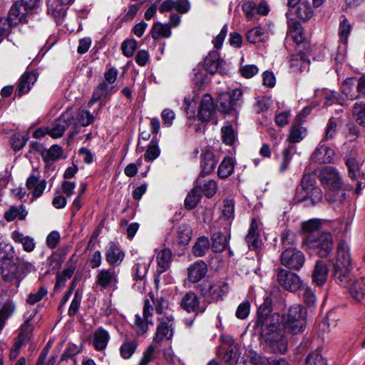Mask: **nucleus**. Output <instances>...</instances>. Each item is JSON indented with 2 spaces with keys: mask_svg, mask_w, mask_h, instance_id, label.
Here are the masks:
<instances>
[{
  "mask_svg": "<svg viewBox=\"0 0 365 365\" xmlns=\"http://www.w3.org/2000/svg\"><path fill=\"white\" fill-rule=\"evenodd\" d=\"M351 26L346 19H344L339 24V34L340 41L346 44L348 41V36L351 32Z\"/></svg>",
  "mask_w": 365,
  "mask_h": 365,
  "instance_id": "50",
  "label": "nucleus"
},
{
  "mask_svg": "<svg viewBox=\"0 0 365 365\" xmlns=\"http://www.w3.org/2000/svg\"><path fill=\"white\" fill-rule=\"evenodd\" d=\"M153 310V305L150 300L145 299L143 305V316L139 314H135V321L133 324V327L138 335H143L148 331V324H152L151 319L150 318L152 317Z\"/></svg>",
  "mask_w": 365,
  "mask_h": 365,
  "instance_id": "7",
  "label": "nucleus"
},
{
  "mask_svg": "<svg viewBox=\"0 0 365 365\" xmlns=\"http://www.w3.org/2000/svg\"><path fill=\"white\" fill-rule=\"evenodd\" d=\"M315 178L313 175L306 174L303 176L301 182V186L302 189V192L304 194L305 192L312 190L314 188L317 187L315 186Z\"/></svg>",
  "mask_w": 365,
  "mask_h": 365,
  "instance_id": "58",
  "label": "nucleus"
},
{
  "mask_svg": "<svg viewBox=\"0 0 365 365\" xmlns=\"http://www.w3.org/2000/svg\"><path fill=\"white\" fill-rule=\"evenodd\" d=\"M151 35L154 39L168 38L171 35L170 26L167 24L155 23L153 25Z\"/></svg>",
  "mask_w": 365,
  "mask_h": 365,
  "instance_id": "36",
  "label": "nucleus"
},
{
  "mask_svg": "<svg viewBox=\"0 0 365 365\" xmlns=\"http://www.w3.org/2000/svg\"><path fill=\"white\" fill-rule=\"evenodd\" d=\"M312 281L318 286L323 285L328 277V267L322 261H317L312 273Z\"/></svg>",
  "mask_w": 365,
  "mask_h": 365,
  "instance_id": "27",
  "label": "nucleus"
},
{
  "mask_svg": "<svg viewBox=\"0 0 365 365\" xmlns=\"http://www.w3.org/2000/svg\"><path fill=\"white\" fill-rule=\"evenodd\" d=\"M352 267H341L334 265V278L335 282L344 287H349L352 281Z\"/></svg>",
  "mask_w": 365,
  "mask_h": 365,
  "instance_id": "15",
  "label": "nucleus"
},
{
  "mask_svg": "<svg viewBox=\"0 0 365 365\" xmlns=\"http://www.w3.org/2000/svg\"><path fill=\"white\" fill-rule=\"evenodd\" d=\"M352 115L357 124L365 127V103H356L352 108Z\"/></svg>",
  "mask_w": 365,
  "mask_h": 365,
  "instance_id": "42",
  "label": "nucleus"
},
{
  "mask_svg": "<svg viewBox=\"0 0 365 365\" xmlns=\"http://www.w3.org/2000/svg\"><path fill=\"white\" fill-rule=\"evenodd\" d=\"M289 35L292 39L297 43H302L304 36L302 31L301 25L299 22H294L290 28Z\"/></svg>",
  "mask_w": 365,
  "mask_h": 365,
  "instance_id": "57",
  "label": "nucleus"
},
{
  "mask_svg": "<svg viewBox=\"0 0 365 365\" xmlns=\"http://www.w3.org/2000/svg\"><path fill=\"white\" fill-rule=\"evenodd\" d=\"M192 230L187 225H181L178 228V240L180 244L187 245L190 241Z\"/></svg>",
  "mask_w": 365,
  "mask_h": 365,
  "instance_id": "45",
  "label": "nucleus"
},
{
  "mask_svg": "<svg viewBox=\"0 0 365 365\" xmlns=\"http://www.w3.org/2000/svg\"><path fill=\"white\" fill-rule=\"evenodd\" d=\"M246 38L251 43L264 42L269 39V34L267 29L258 26L249 30Z\"/></svg>",
  "mask_w": 365,
  "mask_h": 365,
  "instance_id": "26",
  "label": "nucleus"
},
{
  "mask_svg": "<svg viewBox=\"0 0 365 365\" xmlns=\"http://www.w3.org/2000/svg\"><path fill=\"white\" fill-rule=\"evenodd\" d=\"M303 244L309 248L317 250L321 257H327L334 247L332 235L328 232L307 235L303 239Z\"/></svg>",
  "mask_w": 365,
  "mask_h": 365,
  "instance_id": "4",
  "label": "nucleus"
},
{
  "mask_svg": "<svg viewBox=\"0 0 365 365\" xmlns=\"http://www.w3.org/2000/svg\"><path fill=\"white\" fill-rule=\"evenodd\" d=\"M171 259H172V252L168 248L162 250L158 254L157 262H158V266L160 268V270H158L159 272L162 273L167 269V267H168L169 264L171 262Z\"/></svg>",
  "mask_w": 365,
  "mask_h": 365,
  "instance_id": "39",
  "label": "nucleus"
},
{
  "mask_svg": "<svg viewBox=\"0 0 365 365\" xmlns=\"http://www.w3.org/2000/svg\"><path fill=\"white\" fill-rule=\"evenodd\" d=\"M346 165L348 167L349 170V176L353 179L356 180L360 175V170L357 160L351 158L346 160Z\"/></svg>",
  "mask_w": 365,
  "mask_h": 365,
  "instance_id": "56",
  "label": "nucleus"
},
{
  "mask_svg": "<svg viewBox=\"0 0 365 365\" xmlns=\"http://www.w3.org/2000/svg\"><path fill=\"white\" fill-rule=\"evenodd\" d=\"M299 1L300 0H288V6L294 8L297 5L295 10L297 17L303 21H307L313 16L314 11L308 2H299Z\"/></svg>",
  "mask_w": 365,
  "mask_h": 365,
  "instance_id": "16",
  "label": "nucleus"
},
{
  "mask_svg": "<svg viewBox=\"0 0 365 365\" xmlns=\"http://www.w3.org/2000/svg\"><path fill=\"white\" fill-rule=\"evenodd\" d=\"M217 189V182L215 180H210L203 184L201 190L206 197H211L215 194Z\"/></svg>",
  "mask_w": 365,
  "mask_h": 365,
  "instance_id": "63",
  "label": "nucleus"
},
{
  "mask_svg": "<svg viewBox=\"0 0 365 365\" xmlns=\"http://www.w3.org/2000/svg\"><path fill=\"white\" fill-rule=\"evenodd\" d=\"M294 146L289 145L282 152V160L279 167V172L284 173L288 169L289 164L292 158V151L294 150Z\"/></svg>",
  "mask_w": 365,
  "mask_h": 365,
  "instance_id": "53",
  "label": "nucleus"
},
{
  "mask_svg": "<svg viewBox=\"0 0 365 365\" xmlns=\"http://www.w3.org/2000/svg\"><path fill=\"white\" fill-rule=\"evenodd\" d=\"M180 307L189 313H195V315L204 313L206 310V306L200 305L197 294L192 292H189L182 297Z\"/></svg>",
  "mask_w": 365,
  "mask_h": 365,
  "instance_id": "11",
  "label": "nucleus"
},
{
  "mask_svg": "<svg viewBox=\"0 0 365 365\" xmlns=\"http://www.w3.org/2000/svg\"><path fill=\"white\" fill-rule=\"evenodd\" d=\"M15 310V304L11 302H6L4 304L0 310V329H1L6 321Z\"/></svg>",
  "mask_w": 365,
  "mask_h": 365,
  "instance_id": "44",
  "label": "nucleus"
},
{
  "mask_svg": "<svg viewBox=\"0 0 365 365\" xmlns=\"http://www.w3.org/2000/svg\"><path fill=\"white\" fill-rule=\"evenodd\" d=\"M221 132L222 141L227 145H232L235 140V133L232 126L231 125H225L222 128Z\"/></svg>",
  "mask_w": 365,
  "mask_h": 365,
  "instance_id": "54",
  "label": "nucleus"
},
{
  "mask_svg": "<svg viewBox=\"0 0 365 365\" xmlns=\"http://www.w3.org/2000/svg\"><path fill=\"white\" fill-rule=\"evenodd\" d=\"M250 362L253 365H289V362L283 358H267L256 352L250 353Z\"/></svg>",
  "mask_w": 365,
  "mask_h": 365,
  "instance_id": "23",
  "label": "nucleus"
},
{
  "mask_svg": "<svg viewBox=\"0 0 365 365\" xmlns=\"http://www.w3.org/2000/svg\"><path fill=\"white\" fill-rule=\"evenodd\" d=\"M26 215L27 212L23 206H12L5 212L4 218L7 221L10 222L14 220L15 219L24 220Z\"/></svg>",
  "mask_w": 365,
  "mask_h": 365,
  "instance_id": "37",
  "label": "nucleus"
},
{
  "mask_svg": "<svg viewBox=\"0 0 365 365\" xmlns=\"http://www.w3.org/2000/svg\"><path fill=\"white\" fill-rule=\"evenodd\" d=\"M290 67L294 71L303 72L309 68V61L303 55H296L291 58Z\"/></svg>",
  "mask_w": 365,
  "mask_h": 365,
  "instance_id": "35",
  "label": "nucleus"
},
{
  "mask_svg": "<svg viewBox=\"0 0 365 365\" xmlns=\"http://www.w3.org/2000/svg\"><path fill=\"white\" fill-rule=\"evenodd\" d=\"M110 336L108 332L103 328H98L93 333V344L96 349L102 351L106 349Z\"/></svg>",
  "mask_w": 365,
  "mask_h": 365,
  "instance_id": "30",
  "label": "nucleus"
},
{
  "mask_svg": "<svg viewBox=\"0 0 365 365\" xmlns=\"http://www.w3.org/2000/svg\"><path fill=\"white\" fill-rule=\"evenodd\" d=\"M307 365H327V361L321 354L319 349L310 353L306 359Z\"/></svg>",
  "mask_w": 365,
  "mask_h": 365,
  "instance_id": "51",
  "label": "nucleus"
},
{
  "mask_svg": "<svg viewBox=\"0 0 365 365\" xmlns=\"http://www.w3.org/2000/svg\"><path fill=\"white\" fill-rule=\"evenodd\" d=\"M212 250L215 252H221L225 250L228 244L229 236L220 232H215L212 237Z\"/></svg>",
  "mask_w": 365,
  "mask_h": 365,
  "instance_id": "32",
  "label": "nucleus"
},
{
  "mask_svg": "<svg viewBox=\"0 0 365 365\" xmlns=\"http://www.w3.org/2000/svg\"><path fill=\"white\" fill-rule=\"evenodd\" d=\"M245 240L248 245L249 248L252 250H255L258 247L261 243L257 222L255 219H252L251 222L249 232L245 237Z\"/></svg>",
  "mask_w": 365,
  "mask_h": 365,
  "instance_id": "28",
  "label": "nucleus"
},
{
  "mask_svg": "<svg viewBox=\"0 0 365 365\" xmlns=\"http://www.w3.org/2000/svg\"><path fill=\"white\" fill-rule=\"evenodd\" d=\"M148 263H137L134 267V279L136 280H142L146 275Z\"/></svg>",
  "mask_w": 365,
  "mask_h": 365,
  "instance_id": "62",
  "label": "nucleus"
},
{
  "mask_svg": "<svg viewBox=\"0 0 365 365\" xmlns=\"http://www.w3.org/2000/svg\"><path fill=\"white\" fill-rule=\"evenodd\" d=\"M223 61L220 58V54L217 51H213L208 53L205 58L203 62V67L205 71L210 74H214L220 69Z\"/></svg>",
  "mask_w": 365,
  "mask_h": 365,
  "instance_id": "22",
  "label": "nucleus"
},
{
  "mask_svg": "<svg viewBox=\"0 0 365 365\" xmlns=\"http://www.w3.org/2000/svg\"><path fill=\"white\" fill-rule=\"evenodd\" d=\"M349 292L354 299L361 302L365 296V278L354 281L349 286Z\"/></svg>",
  "mask_w": 365,
  "mask_h": 365,
  "instance_id": "33",
  "label": "nucleus"
},
{
  "mask_svg": "<svg viewBox=\"0 0 365 365\" xmlns=\"http://www.w3.org/2000/svg\"><path fill=\"white\" fill-rule=\"evenodd\" d=\"M29 13L20 4V1H16L11 7L8 19L11 24L16 26L19 23L26 22V17Z\"/></svg>",
  "mask_w": 365,
  "mask_h": 365,
  "instance_id": "17",
  "label": "nucleus"
},
{
  "mask_svg": "<svg viewBox=\"0 0 365 365\" xmlns=\"http://www.w3.org/2000/svg\"><path fill=\"white\" fill-rule=\"evenodd\" d=\"M37 80V76L34 72H25L19 79L15 94L21 96L23 94L29 91L31 86L34 84Z\"/></svg>",
  "mask_w": 365,
  "mask_h": 365,
  "instance_id": "19",
  "label": "nucleus"
},
{
  "mask_svg": "<svg viewBox=\"0 0 365 365\" xmlns=\"http://www.w3.org/2000/svg\"><path fill=\"white\" fill-rule=\"evenodd\" d=\"M96 283L98 286L107 289L118 283V274L113 269H102L98 271Z\"/></svg>",
  "mask_w": 365,
  "mask_h": 365,
  "instance_id": "12",
  "label": "nucleus"
},
{
  "mask_svg": "<svg viewBox=\"0 0 365 365\" xmlns=\"http://www.w3.org/2000/svg\"><path fill=\"white\" fill-rule=\"evenodd\" d=\"M272 300L266 297L259 307L254 328L259 333L264 343V349L272 354H284L287 350V341L282 328L293 334L304 331L307 324V312L300 304L289 307L286 314L281 317L278 313H272Z\"/></svg>",
  "mask_w": 365,
  "mask_h": 365,
  "instance_id": "1",
  "label": "nucleus"
},
{
  "mask_svg": "<svg viewBox=\"0 0 365 365\" xmlns=\"http://www.w3.org/2000/svg\"><path fill=\"white\" fill-rule=\"evenodd\" d=\"M321 227V221L318 219H311L309 220L303 222L302 224V230L307 232L308 235L315 234Z\"/></svg>",
  "mask_w": 365,
  "mask_h": 365,
  "instance_id": "55",
  "label": "nucleus"
},
{
  "mask_svg": "<svg viewBox=\"0 0 365 365\" xmlns=\"http://www.w3.org/2000/svg\"><path fill=\"white\" fill-rule=\"evenodd\" d=\"M334 265L341 267H351V258L349 254V247L347 243L341 241L337 246L336 261Z\"/></svg>",
  "mask_w": 365,
  "mask_h": 365,
  "instance_id": "24",
  "label": "nucleus"
},
{
  "mask_svg": "<svg viewBox=\"0 0 365 365\" xmlns=\"http://www.w3.org/2000/svg\"><path fill=\"white\" fill-rule=\"evenodd\" d=\"M198 290L206 302L212 303L223 299L228 291V284L223 281L202 282L198 285Z\"/></svg>",
  "mask_w": 365,
  "mask_h": 365,
  "instance_id": "5",
  "label": "nucleus"
},
{
  "mask_svg": "<svg viewBox=\"0 0 365 365\" xmlns=\"http://www.w3.org/2000/svg\"><path fill=\"white\" fill-rule=\"evenodd\" d=\"M334 156V150L325 145L319 144L312 155V160L319 163H330Z\"/></svg>",
  "mask_w": 365,
  "mask_h": 365,
  "instance_id": "18",
  "label": "nucleus"
},
{
  "mask_svg": "<svg viewBox=\"0 0 365 365\" xmlns=\"http://www.w3.org/2000/svg\"><path fill=\"white\" fill-rule=\"evenodd\" d=\"M281 244L285 250L289 247H294L296 244V235L290 230H284L280 235Z\"/></svg>",
  "mask_w": 365,
  "mask_h": 365,
  "instance_id": "43",
  "label": "nucleus"
},
{
  "mask_svg": "<svg viewBox=\"0 0 365 365\" xmlns=\"http://www.w3.org/2000/svg\"><path fill=\"white\" fill-rule=\"evenodd\" d=\"M300 289L304 302L309 307L314 306L317 301L314 292L309 287H302Z\"/></svg>",
  "mask_w": 365,
  "mask_h": 365,
  "instance_id": "49",
  "label": "nucleus"
},
{
  "mask_svg": "<svg viewBox=\"0 0 365 365\" xmlns=\"http://www.w3.org/2000/svg\"><path fill=\"white\" fill-rule=\"evenodd\" d=\"M323 193L322 190L318 187L310 190L309 191L303 194L302 197V200L303 201H310V204L314 205L322 200Z\"/></svg>",
  "mask_w": 365,
  "mask_h": 365,
  "instance_id": "41",
  "label": "nucleus"
},
{
  "mask_svg": "<svg viewBox=\"0 0 365 365\" xmlns=\"http://www.w3.org/2000/svg\"><path fill=\"white\" fill-rule=\"evenodd\" d=\"M200 199L201 195L199 192V190L197 187H195L187 195L185 200V206L187 209L192 210L196 207Z\"/></svg>",
  "mask_w": 365,
  "mask_h": 365,
  "instance_id": "46",
  "label": "nucleus"
},
{
  "mask_svg": "<svg viewBox=\"0 0 365 365\" xmlns=\"http://www.w3.org/2000/svg\"><path fill=\"white\" fill-rule=\"evenodd\" d=\"M210 246V241L206 237H200L192 247V253L197 257L203 256Z\"/></svg>",
  "mask_w": 365,
  "mask_h": 365,
  "instance_id": "40",
  "label": "nucleus"
},
{
  "mask_svg": "<svg viewBox=\"0 0 365 365\" xmlns=\"http://www.w3.org/2000/svg\"><path fill=\"white\" fill-rule=\"evenodd\" d=\"M307 130L298 121H294L290 128L287 140L291 145L300 142L306 136Z\"/></svg>",
  "mask_w": 365,
  "mask_h": 365,
  "instance_id": "29",
  "label": "nucleus"
},
{
  "mask_svg": "<svg viewBox=\"0 0 365 365\" xmlns=\"http://www.w3.org/2000/svg\"><path fill=\"white\" fill-rule=\"evenodd\" d=\"M234 201L232 200H225L224 201L222 216L227 220H231L234 217Z\"/></svg>",
  "mask_w": 365,
  "mask_h": 365,
  "instance_id": "64",
  "label": "nucleus"
},
{
  "mask_svg": "<svg viewBox=\"0 0 365 365\" xmlns=\"http://www.w3.org/2000/svg\"><path fill=\"white\" fill-rule=\"evenodd\" d=\"M282 265L288 269L299 270L305 262L304 253L295 247H289L283 250L280 256Z\"/></svg>",
  "mask_w": 365,
  "mask_h": 365,
  "instance_id": "6",
  "label": "nucleus"
},
{
  "mask_svg": "<svg viewBox=\"0 0 365 365\" xmlns=\"http://www.w3.org/2000/svg\"><path fill=\"white\" fill-rule=\"evenodd\" d=\"M46 187V180H41L38 176L34 174H31L27 178L26 187L36 198L39 197L43 194Z\"/></svg>",
  "mask_w": 365,
  "mask_h": 365,
  "instance_id": "20",
  "label": "nucleus"
},
{
  "mask_svg": "<svg viewBox=\"0 0 365 365\" xmlns=\"http://www.w3.org/2000/svg\"><path fill=\"white\" fill-rule=\"evenodd\" d=\"M277 281L282 287L290 292H296L302 287V281L299 277L284 269H279Z\"/></svg>",
  "mask_w": 365,
  "mask_h": 365,
  "instance_id": "9",
  "label": "nucleus"
},
{
  "mask_svg": "<svg viewBox=\"0 0 365 365\" xmlns=\"http://www.w3.org/2000/svg\"><path fill=\"white\" fill-rule=\"evenodd\" d=\"M33 267V265L22 259L14 257L12 247L1 259V274L4 282L14 285L15 288L19 287L21 281L26 273Z\"/></svg>",
  "mask_w": 365,
  "mask_h": 365,
  "instance_id": "2",
  "label": "nucleus"
},
{
  "mask_svg": "<svg viewBox=\"0 0 365 365\" xmlns=\"http://www.w3.org/2000/svg\"><path fill=\"white\" fill-rule=\"evenodd\" d=\"M125 257L124 252L120 247L114 242H110L106 250V259L107 262L113 267L119 265Z\"/></svg>",
  "mask_w": 365,
  "mask_h": 365,
  "instance_id": "14",
  "label": "nucleus"
},
{
  "mask_svg": "<svg viewBox=\"0 0 365 365\" xmlns=\"http://www.w3.org/2000/svg\"><path fill=\"white\" fill-rule=\"evenodd\" d=\"M215 113L213 99L209 94L203 96L199 108V119L202 122H208Z\"/></svg>",
  "mask_w": 365,
  "mask_h": 365,
  "instance_id": "13",
  "label": "nucleus"
},
{
  "mask_svg": "<svg viewBox=\"0 0 365 365\" xmlns=\"http://www.w3.org/2000/svg\"><path fill=\"white\" fill-rule=\"evenodd\" d=\"M11 237L16 242L21 243L24 250L27 252H31L35 249L34 240L29 236H24L21 232L15 230L11 233Z\"/></svg>",
  "mask_w": 365,
  "mask_h": 365,
  "instance_id": "31",
  "label": "nucleus"
},
{
  "mask_svg": "<svg viewBox=\"0 0 365 365\" xmlns=\"http://www.w3.org/2000/svg\"><path fill=\"white\" fill-rule=\"evenodd\" d=\"M42 155L45 160H56L60 158L63 154L62 148L58 145H52L49 150H43Z\"/></svg>",
  "mask_w": 365,
  "mask_h": 365,
  "instance_id": "52",
  "label": "nucleus"
},
{
  "mask_svg": "<svg viewBox=\"0 0 365 365\" xmlns=\"http://www.w3.org/2000/svg\"><path fill=\"white\" fill-rule=\"evenodd\" d=\"M47 294V290L45 287H41L37 292L31 293L27 299V302L30 304H34L40 302Z\"/></svg>",
  "mask_w": 365,
  "mask_h": 365,
  "instance_id": "60",
  "label": "nucleus"
},
{
  "mask_svg": "<svg viewBox=\"0 0 365 365\" xmlns=\"http://www.w3.org/2000/svg\"><path fill=\"white\" fill-rule=\"evenodd\" d=\"M159 324L157 327L153 342L160 343L164 339H169L173 336V326L174 317L172 314H166L158 318Z\"/></svg>",
  "mask_w": 365,
  "mask_h": 365,
  "instance_id": "10",
  "label": "nucleus"
},
{
  "mask_svg": "<svg viewBox=\"0 0 365 365\" xmlns=\"http://www.w3.org/2000/svg\"><path fill=\"white\" fill-rule=\"evenodd\" d=\"M160 155V149L157 143L152 140L145 153V158L148 160H154Z\"/></svg>",
  "mask_w": 365,
  "mask_h": 365,
  "instance_id": "59",
  "label": "nucleus"
},
{
  "mask_svg": "<svg viewBox=\"0 0 365 365\" xmlns=\"http://www.w3.org/2000/svg\"><path fill=\"white\" fill-rule=\"evenodd\" d=\"M230 98V93H223L220 95L218 102L222 111L230 113L232 110H235L234 103H232Z\"/></svg>",
  "mask_w": 365,
  "mask_h": 365,
  "instance_id": "47",
  "label": "nucleus"
},
{
  "mask_svg": "<svg viewBox=\"0 0 365 365\" xmlns=\"http://www.w3.org/2000/svg\"><path fill=\"white\" fill-rule=\"evenodd\" d=\"M73 121L72 112L67 110L58 119L54 120L51 126H47L48 134L53 138H61Z\"/></svg>",
  "mask_w": 365,
  "mask_h": 365,
  "instance_id": "8",
  "label": "nucleus"
},
{
  "mask_svg": "<svg viewBox=\"0 0 365 365\" xmlns=\"http://www.w3.org/2000/svg\"><path fill=\"white\" fill-rule=\"evenodd\" d=\"M136 48L137 42L135 40H126L123 41L121 46L122 51L127 57L132 56Z\"/></svg>",
  "mask_w": 365,
  "mask_h": 365,
  "instance_id": "61",
  "label": "nucleus"
},
{
  "mask_svg": "<svg viewBox=\"0 0 365 365\" xmlns=\"http://www.w3.org/2000/svg\"><path fill=\"white\" fill-rule=\"evenodd\" d=\"M137 348V342L135 340L124 342L120 349V356L128 359L134 354Z\"/></svg>",
  "mask_w": 365,
  "mask_h": 365,
  "instance_id": "48",
  "label": "nucleus"
},
{
  "mask_svg": "<svg viewBox=\"0 0 365 365\" xmlns=\"http://www.w3.org/2000/svg\"><path fill=\"white\" fill-rule=\"evenodd\" d=\"M319 178L321 185L329 192L326 195V199L329 202L341 203L346 198V192L343 189V180L338 170L332 166H324L322 168Z\"/></svg>",
  "mask_w": 365,
  "mask_h": 365,
  "instance_id": "3",
  "label": "nucleus"
},
{
  "mask_svg": "<svg viewBox=\"0 0 365 365\" xmlns=\"http://www.w3.org/2000/svg\"><path fill=\"white\" fill-rule=\"evenodd\" d=\"M187 272L188 279L190 282L195 283L199 282L205 276L207 272V267L202 260H198L188 267Z\"/></svg>",
  "mask_w": 365,
  "mask_h": 365,
  "instance_id": "21",
  "label": "nucleus"
},
{
  "mask_svg": "<svg viewBox=\"0 0 365 365\" xmlns=\"http://www.w3.org/2000/svg\"><path fill=\"white\" fill-rule=\"evenodd\" d=\"M234 170V163L231 158H225L219 165L217 174L221 178H227Z\"/></svg>",
  "mask_w": 365,
  "mask_h": 365,
  "instance_id": "38",
  "label": "nucleus"
},
{
  "mask_svg": "<svg viewBox=\"0 0 365 365\" xmlns=\"http://www.w3.org/2000/svg\"><path fill=\"white\" fill-rule=\"evenodd\" d=\"M217 162L213 152L210 150H205L201 155V173L202 176L211 173Z\"/></svg>",
  "mask_w": 365,
  "mask_h": 365,
  "instance_id": "25",
  "label": "nucleus"
},
{
  "mask_svg": "<svg viewBox=\"0 0 365 365\" xmlns=\"http://www.w3.org/2000/svg\"><path fill=\"white\" fill-rule=\"evenodd\" d=\"M32 332L33 326L29 322H26L21 327L19 334L15 341V344L21 347L23 345H26L31 341L32 337Z\"/></svg>",
  "mask_w": 365,
  "mask_h": 365,
  "instance_id": "34",
  "label": "nucleus"
}]
</instances>
